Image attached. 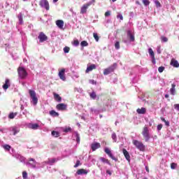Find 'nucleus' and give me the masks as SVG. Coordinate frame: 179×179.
<instances>
[{
    "mask_svg": "<svg viewBox=\"0 0 179 179\" xmlns=\"http://www.w3.org/2000/svg\"><path fill=\"white\" fill-rule=\"evenodd\" d=\"M17 72L18 73L19 78L25 80L27 78L28 73L24 67L20 66L17 69Z\"/></svg>",
    "mask_w": 179,
    "mask_h": 179,
    "instance_id": "nucleus-1",
    "label": "nucleus"
},
{
    "mask_svg": "<svg viewBox=\"0 0 179 179\" xmlns=\"http://www.w3.org/2000/svg\"><path fill=\"white\" fill-rule=\"evenodd\" d=\"M132 143L136 146V148H137V149L140 152H145V146L144 145L143 143H142L141 141H138L134 139L132 141Z\"/></svg>",
    "mask_w": 179,
    "mask_h": 179,
    "instance_id": "nucleus-2",
    "label": "nucleus"
},
{
    "mask_svg": "<svg viewBox=\"0 0 179 179\" xmlns=\"http://www.w3.org/2000/svg\"><path fill=\"white\" fill-rule=\"evenodd\" d=\"M117 67V63H114L113 64H112V66L108 67L107 69H105L103 71V75L104 76H108L109 74H110L111 73H113L114 71L116 70Z\"/></svg>",
    "mask_w": 179,
    "mask_h": 179,
    "instance_id": "nucleus-3",
    "label": "nucleus"
},
{
    "mask_svg": "<svg viewBox=\"0 0 179 179\" xmlns=\"http://www.w3.org/2000/svg\"><path fill=\"white\" fill-rule=\"evenodd\" d=\"M142 135L143 138H144L145 141L148 142L150 139V134H149V129L147 126H145L144 128H143Z\"/></svg>",
    "mask_w": 179,
    "mask_h": 179,
    "instance_id": "nucleus-4",
    "label": "nucleus"
},
{
    "mask_svg": "<svg viewBox=\"0 0 179 179\" xmlns=\"http://www.w3.org/2000/svg\"><path fill=\"white\" fill-rule=\"evenodd\" d=\"M29 93L30 97L32 99V102H33L34 106H36L37 103H38V98H37V96H36V94L35 91L32 90H29Z\"/></svg>",
    "mask_w": 179,
    "mask_h": 179,
    "instance_id": "nucleus-5",
    "label": "nucleus"
},
{
    "mask_svg": "<svg viewBox=\"0 0 179 179\" xmlns=\"http://www.w3.org/2000/svg\"><path fill=\"white\" fill-rule=\"evenodd\" d=\"M39 6L41 8H45L46 10H50V4L48 0H40Z\"/></svg>",
    "mask_w": 179,
    "mask_h": 179,
    "instance_id": "nucleus-6",
    "label": "nucleus"
},
{
    "mask_svg": "<svg viewBox=\"0 0 179 179\" xmlns=\"http://www.w3.org/2000/svg\"><path fill=\"white\" fill-rule=\"evenodd\" d=\"M92 6V3H85L83 7H81L80 8V14L83 15L85 13H87V9Z\"/></svg>",
    "mask_w": 179,
    "mask_h": 179,
    "instance_id": "nucleus-7",
    "label": "nucleus"
},
{
    "mask_svg": "<svg viewBox=\"0 0 179 179\" xmlns=\"http://www.w3.org/2000/svg\"><path fill=\"white\" fill-rule=\"evenodd\" d=\"M104 152L105 153H106L108 155V156L109 157H110V159L112 160H114L115 162H117V158L115 157L113 155V153L111 152L110 150L108 148H105L104 149Z\"/></svg>",
    "mask_w": 179,
    "mask_h": 179,
    "instance_id": "nucleus-8",
    "label": "nucleus"
},
{
    "mask_svg": "<svg viewBox=\"0 0 179 179\" xmlns=\"http://www.w3.org/2000/svg\"><path fill=\"white\" fill-rule=\"evenodd\" d=\"M67 108H68V106L65 103H59L56 106L57 110L59 111H65L66 110Z\"/></svg>",
    "mask_w": 179,
    "mask_h": 179,
    "instance_id": "nucleus-9",
    "label": "nucleus"
},
{
    "mask_svg": "<svg viewBox=\"0 0 179 179\" xmlns=\"http://www.w3.org/2000/svg\"><path fill=\"white\" fill-rule=\"evenodd\" d=\"M38 39L40 43H44L48 41V36H46L44 33L41 32L38 36Z\"/></svg>",
    "mask_w": 179,
    "mask_h": 179,
    "instance_id": "nucleus-10",
    "label": "nucleus"
},
{
    "mask_svg": "<svg viewBox=\"0 0 179 179\" xmlns=\"http://www.w3.org/2000/svg\"><path fill=\"white\" fill-rule=\"evenodd\" d=\"M65 71V69H62L59 72V77L63 81H66Z\"/></svg>",
    "mask_w": 179,
    "mask_h": 179,
    "instance_id": "nucleus-11",
    "label": "nucleus"
},
{
    "mask_svg": "<svg viewBox=\"0 0 179 179\" xmlns=\"http://www.w3.org/2000/svg\"><path fill=\"white\" fill-rule=\"evenodd\" d=\"M101 148V144L99 143H94L91 144V149L92 151L94 152L97 149H99Z\"/></svg>",
    "mask_w": 179,
    "mask_h": 179,
    "instance_id": "nucleus-12",
    "label": "nucleus"
},
{
    "mask_svg": "<svg viewBox=\"0 0 179 179\" xmlns=\"http://www.w3.org/2000/svg\"><path fill=\"white\" fill-rule=\"evenodd\" d=\"M96 69V66L95 64H92L90 66H88L87 69H85V73H90L93 70H95Z\"/></svg>",
    "mask_w": 179,
    "mask_h": 179,
    "instance_id": "nucleus-13",
    "label": "nucleus"
},
{
    "mask_svg": "<svg viewBox=\"0 0 179 179\" xmlns=\"http://www.w3.org/2000/svg\"><path fill=\"white\" fill-rule=\"evenodd\" d=\"M127 37L129 38V41L131 42H134L135 41V36L134 35L131 33V30H127Z\"/></svg>",
    "mask_w": 179,
    "mask_h": 179,
    "instance_id": "nucleus-14",
    "label": "nucleus"
},
{
    "mask_svg": "<svg viewBox=\"0 0 179 179\" xmlns=\"http://www.w3.org/2000/svg\"><path fill=\"white\" fill-rule=\"evenodd\" d=\"M122 153H124L126 160H127L129 162H130L131 159H130L129 152H128L127 150L122 149Z\"/></svg>",
    "mask_w": 179,
    "mask_h": 179,
    "instance_id": "nucleus-15",
    "label": "nucleus"
},
{
    "mask_svg": "<svg viewBox=\"0 0 179 179\" xmlns=\"http://www.w3.org/2000/svg\"><path fill=\"white\" fill-rule=\"evenodd\" d=\"M53 97H54V100L56 101L57 102H59V103L62 102V96H60L56 92H53Z\"/></svg>",
    "mask_w": 179,
    "mask_h": 179,
    "instance_id": "nucleus-16",
    "label": "nucleus"
},
{
    "mask_svg": "<svg viewBox=\"0 0 179 179\" xmlns=\"http://www.w3.org/2000/svg\"><path fill=\"white\" fill-rule=\"evenodd\" d=\"M77 175L81 176V175H87L88 173V171L86 169H80L76 171Z\"/></svg>",
    "mask_w": 179,
    "mask_h": 179,
    "instance_id": "nucleus-17",
    "label": "nucleus"
},
{
    "mask_svg": "<svg viewBox=\"0 0 179 179\" xmlns=\"http://www.w3.org/2000/svg\"><path fill=\"white\" fill-rule=\"evenodd\" d=\"M56 25L60 29H63V27H64V22H63V20H57L56 21Z\"/></svg>",
    "mask_w": 179,
    "mask_h": 179,
    "instance_id": "nucleus-18",
    "label": "nucleus"
},
{
    "mask_svg": "<svg viewBox=\"0 0 179 179\" xmlns=\"http://www.w3.org/2000/svg\"><path fill=\"white\" fill-rule=\"evenodd\" d=\"M9 86H10V83L9 82V79H6L5 84L3 85L2 87L5 90H6L7 89H8Z\"/></svg>",
    "mask_w": 179,
    "mask_h": 179,
    "instance_id": "nucleus-19",
    "label": "nucleus"
},
{
    "mask_svg": "<svg viewBox=\"0 0 179 179\" xmlns=\"http://www.w3.org/2000/svg\"><path fill=\"white\" fill-rule=\"evenodd\" d=\"M171 65L175 68L179 67V63L177 60H174V59L171 60Z\"/></svg>",
    "mask_w": 179,
    "mask_h": 179,
    "instance_id": "nucleus-20",
    "label": "nucleus"
},
{
    "mask_svg": "<svg viewBox=\"0 0 179 179\" xmlns=\"http://www.w3.org/2000/svg\"><path fill=\"white\" fill-rule=\"evenodd\" d=\"M56 159L53 158V159H48V161H46V164L48 165H52L53 164L56 163Z\"/></svg>",
    "mask_w": 179,
    "mask_h": 179,
    "instance_id": "nucleus-21",
    "label": "nucleus"
},
{
    "mask_svg": "<svg viewBox=\"0 0 179 179\" xmlns=\"http://www.w3.org/2000/svg\"><path fill=\"white\" fill-rule=\"evenodd\" d=\"M137 113L138 114H145V113H147V109L145 108H138Z\"/></svg>",
    "mask_w": 179,
    "mask_h": 179,
    "instance_id": "nucleus-22",
    "label": "nucleus"
},
{
    "mask_svg": "<svg viewBox=\"0 0 179 179\" xmlns=\"http://www.w3.org/2000/svg\"><path fill=\"white\" fill-rule=\"evenodd\" d=\"M29 127L32 130H37L39 128V125L38 124H29Z\"/></svg>",
    "mask_w": 179,
    "mask_h": 179,
    "instance_id": "nucleus-23",
    "label": "nucleus"
},
{
    "mask_svg": "<svg viewBox=\"0 0 179 179\" xmlns=\"http://www.w3.org/2000/svg\"><path fill=\"white\" fill-rule=\"evenodd\" d=\"M172 87H171L170 89V93L172 95H175L176 94V84H172Z\"/></svg>",
    "mask_w": 179,
    "mask_h": 179,
    "instance_id": "nucleus-24",
    "label": "nucleus"
},
{
    "mask_svg": "<svg viewBox=\"0 0 179 179\" xmlns=\"http://www.w3.org/2000/svg\"><path fill=\"white\" fill-rule=\"evenodd\" d=\"M11 131L13 132V135H17V134L20 132L19 129L16 127H13Z\"/></svg>",
    "mask_w": 179,
    "mask_h": 179,
    "instance_id": "nucleus-25",
    "label": "nucleus"
},
{
    "mask_svg": "<svg viewBox=\"0 0 179 179\" xmlns=\"http://www.w3.org/2000/svg\"><path fill=\"white\" fill-rule=\"evenodd\" d=\"M50 115L52 117H59V114L57 112H55V110H50Z\"/></svg>",
    "mask_w": 179,
    "mask_h": 179,
    "instance_id": "nucleus-26",
    "label": "nucleus"
},
{
    "mask_svg": "<svg viewBox=\"0 0 179 179\" xmlns=\"http://www.w3.org/2000/svg\"><path fill=\"white\" fill-rule=\"evenodd\" d=\"M100 160L102 163H106L108 165H111L110 163V161L107 159H105L103 157H100Z\"/></svg>",
    "mask_w": 179,
    "mask_h": 179,
    "instance_id": "nucleus-27",
    "label": "nucleus"
},
{
    "mask_svg": "<svg viewBox=\"0 0 179 179\" xmlns=\"http://www.w3.org/2000/svg\"><path fill=\"white\" fill-rule=\"evenodd\" d=\"M17 115V113H10L8 115L9 119H14Z\"/></svg>",
    "mask_w": 179,
    "mask_h": 179,
    "instance_id": "nucleus-28",
    "label": "nucleus"
},
{
    "mask_svg": "<svg viewBox=\"0 0 179 179\" xmlns=\"http://www.w3.org/2000/svg\"><path fill=\"white\" fill-rule=\"evenodd\" d=\"M160 40H162V43H167L169 41V38L164 36H162Z\"/></svg>",
    "mask_w": 179,
    "mask_h": 179,
    "instance_id": "nucleus-29",
    "label": "nucleus"
},
{
    "mask_svg": "<svg viewBox=\"0 0 179 179\" xmlns=\"http://www.w3.org/2000/svg\"><path fill=\"white\" fill-rule=\"evenodd\" d=\"M52 135L55 137V138H58L59 136V131H52Z\"/></svg>",
    "mask_w": 179,
    "mask_h": 179,
    "instance_id": "nucleus-30",
    "label": "nucleus"
},
{
    "mask_svg": "<svg viewBox=\"0 0 179 179\" xmlns=\"http://www.w3.org/2000/svg\"><path fill=\"white\" fill-rule=\"evenodd\" d=\"M148 52H149L150 55H151L152 59H155V53H154L153 50L151 49V48H150V49L148 50Z\"/></svg>",
    "mask_w": 179,
    "mask_h": 179,
    "instance_id": "nucleus-31",
    "label": "nucleus"
},
{
    "mask_svg": "<svg viewBox=\"0 0 179 179\" xmlns=\"http://www.w3.org/2000/svg\"><path fill=\"white\" fill-rule=\"evenodd\" d=\"M80 45L81 47H87V45H89V43L86 41H83L80 43Z\"/></svg>",
    "mask_w": 179,
    "mask_h": 179,
    "instance_id": "nucleus-32",
    "label": "nucleus"
},
{
    "mask_svg": "<svg viewBox=\"0 0 179 179\" xmlns=\"http://www.w3.org/2000/svg\"><path fill=\"white\" fill-rule=\"evenodd\" d=\"M3 148H4L7 151H10L11 149V146L9 145L8 144H6V145H3Z\"/></svg>",
    "mask_w": 179,
    "mask_h": 179,
    "instance_id": "nucleus-33",
    "label": "nucleus"
},
{
    "mask_svg": "<svg viewBox=\"0 0 179 179\" xmlns=\"http://www.w3.org/2000/svg\"><path fill=\"white\" fill-rule=\"evenodd\" d=\"M71 44H73V45L74 46H78L80 43L78 40H74L73 42H71Z\"/></svg>",
    "mask_w": 179,
    "mask_h": 179,
    "instance_id": "nucleus-34",
    "label": "nucleus"
},
{
    "mask_svg": "<svg viewBox=\"0 0 179 179\" xmlns=\"http://www.w3.org/2000/svg\"><path fill=\"white\" fill-rule=\"evenodd\" d=\"M93 36L94 38V40L96 41V42H99V35L97 34V33H94L93 34Z\"/></svg>",
    "mask_w": 179,
    "mask_h": 179,
    "instance_id": "nucleus-35",
    "label": "nucleus"
},
{
    "mask_svg": "<svg viewBox=\"0 0 179 179\" xmlns=\"http://www.w3.org/2000/svg\"><path fill=\"white\" fill-rule=\"evenodd\" d=\"M143 4H144L145 6H148L150 4V1L149 0H142Z\"/></svg>",
    "mask_w": 179,
    "mask_h": 179,
    "instance_id": "nucleus-36",
    "label": "nucleus"
},
{
    "mask_svg": "<svg viewBox=\"0 0 179 179\" xmlns=\"http://www.w3.org/2000/svg\"><path fill=\"white\" fill-rule=\"evenodd\" d=\"M176 167H178V164H176V163L171 164V169L175 170Z\"/></svg>",
    "mask_w": 179,
    "mask_h": 179,
    "instance_id": "nucleus-37",
    "label": "nucleus"
},
{
    "mask_svg": "<svg viewBox=\"0 0 179 179\" xmlns=\"http://www.w3.org/2000/svg\"><path fill=\"white\" fill-rule=\"evenodd\" d=\"M111 138H112V139H113L115 143L117 142V135H116V133L112 134Z\"/></svg>",
    "mask_w": 179,
    "mask_h": 179,
    "instance_id": "nucleus-38",
    "label": "nucleus"
},
{
    "mask_svg": "<svg viewBox=\"0 0 179 179\" xmlns=\"http://www.w3.org/2000/svg\"><path fill=\"white\" fill-rule=\"evenodd\" d=\"M18 19H19L20 24H22V23H23V20H22V14H19V15H18Z\"/></svg>",
    "mask_w": 179,
    "mask_h": 179,
    "instance_id": "nucleus-39",
    "label": "nucleus"
},
{
    "mask_svg": "<svg viewBox=\"0 0 179 179\" xmlns=\"http://www.w3.org/2000/svg\"><path fill=\"white\" fill-rule=\"evenodd\" d=\"M115 48L117 49V50H120V42L119 41L115 42Z\"/></svg>",
    "mask_w": 179,
    "mask_h": 179,
    "instance_id": "nucleus-40",
    "label": "nucleus"
},
{
    "mask_svg": "<svg viewBox=\"0 0 179 179\" xmlns=\"http://www.w3.org/2000/svg\"><path fill=\"white\" fill-rule=\"evenodd\" d=\"M28 174L27 171H22V178L23 179H27Z\"/></svg>",
    "mask_w": 179,
    "mask_h": 179,
    "instance_id": "nucleus-41",
    "label": "nucleus"
},
{
    "mask_svg": "<svg viewBox=\"0 0 179 179\" xmlns=\"http://www.w3.org/2000/svg\"><path fill=\"white\" fill-rule=\"evenodd\" d=\"M90 97L92 99H93V100L96 99V92H92L90 94Z\"/></svg>",
    "mask_w": 179,
    "mask_h": 179,
    "instance_id": "nucleus-42",
    "label": "nucleus"
},
{
    "mask_svg": "<svg viewBox=\"0 0 179 179\" xmlns=\"http://www.w3.org/2000/svg\"><path fill=\"white\" fill-rule=\"evenodd\" d=\"M70 51V48L68 46H66L64 48V53H69Z\"/></svg>",
    "mask_w": 179,
    "mask_h": 179,
    "instance_id": "nucleus-43",
    "label": "nucleus"
},
{
    "mask_svg": "<svg viewBox=\"0 0 179 179\" xmlns=\"http://www.w3.org/2000/svg\"><path fill=\"white\" fill-rule=\"evenodd\" d=\"M164 69H165L164 66H160L158 69V71H159V73H162V72H164Z\"/></svg>",
    "mask_w": 179,
    "mask_h": 179,
    "instance_id": "nucleus-44",
    "label": "nucleus"
},
{
    "mask_svg": "<svg viewBox=\"0 0 179 179\" xmlns=\"http://www.w3.org/2000/svg\"><path fill=\"white\" fill-rule=\"evenodd\" d=\"M157 8H161V3L159 1H155Z\"/></svg>",
    "mask_w": 179,
    "mask_h": 179,
    "instance_id": "nucleus-45",
    "label": "nucleus"
},
{
    "mask_svg": "<svg viewBox=\"0 0 179 179\" xmlns=\"http://www.w3.org/2000/svg\"><path fill=\"white\" fill-rule=\"evenodd\" d=\"M173 107H175V109L177 111H179V103H176V104L173 105Z\"/></svg>",
    "mask_w": 179,
    "mask_h": 179,
    "instance_id": "nucleus-46",
    "label": "nucleus"
},
{
    "mask_svg": "<svg viewBox=\"0 0 179 179\" xmlns=\"http://www.w3.org/2000/svg\"><path fill=\"white\" fill-rule=\"evenodd\" d=\"M162 129V124H160L158 126H157V130L161 131Z\"/></svg>",
    "mask_w": 179,
    "mask_h": 179,
    "instance_id": "nucleus-47",
    "label": "nucleus"
},
{
    "mask_svg": "<svg viewBox=\"0 0 179 179\" xmlns=\"http://www.w3.org/2000/svg\"><path fill=\"white\" fill-rule=\"evenodd\" d=\"M80 165V162L78 160V161L76 162V165H74V168H77V167H78Z\"/></svg>",
    "mask_w": 179,
    "mask_h": 179,
    "instance_id": "nucleus-48",
    "label": "nucleus"
},
{
    "mask_svg": "<svg viewBox=\"0 0 179 179\" xmlns=\"http://www.w3.org/2000/svg\"><path fill=\"white\" fill-rule=\"evenodd\" d=\"M90 83L92 85H96V81L94 80H90Z\"/></svg>",
    "mask_w": 179,
    "mask_h": 179,
    "instance_id": "nucleus-49",
    "label": "nucleus"
},
{
    "mask_svg": "<svg viewBox=\"0 0 179 179\" xmlns=\"http://www.w3.org/2000/svg\"><path fill=\"white\" fill-rule=\"evenodd\" d=\"M117 19H120L121 20H123V15L121 14H119L117 15Z\"/></svg>",
    "mask_w": 179,
    "mask_h": 179,
    "instance_id": "nucleus-50",
    "label": "nucleus"
},
{
    "mask_svg": "<svg viewBox=\"0 0 179 179\" xmlns=\"http://www.w3.org/2000/svg\"><path fill=\"white\" fill-rule=\"evenodd\" d=\"M80 141V139L79 134H76V141H77V143H79Z\"/></svg>",
    "mask_w": 179,
    "mask_h": 179,
    "instance_id": "nucleus-51",
    "label": "nucleus"
},
{
    "mask_svg": "<svg viewBox=\"0 0 179 179\" xmlns=\"http://www.w3.org/2000/svg\"><path fill=\"white\" fill-rule=\"evenodd\" d=\"M70 131H71V128H70V127L66 128V129H64V132H70Z\"/></svg>",
    "mask_w": 179,
    "mask_h": 179,
    "instance_id": "nucleus-52",
    "label": "nucleus"
},
{
    "mask_svg": "<svg viewBox=\"0 0 179 179\" xmlns=\"http://www.w3.org/2000/svg\"><path fill=\"white\" fill-rule=\"evenodd\" d=\"M110 15V11H106V13H105V17H108Z\"/></svg>",
    "mask_w": 179,
    "mask_h": 179,
    "instance_id": "nucleus-53",
    "label": "nucleus"
},
{
    "mask_svg": "<svg viewBox=\"0 0 179 179\" xmlns=\"http://www.w3.org/2000/svg\"><path fill=\"white\" fill-rule=\"evenodd\" d=\"M29 162H32L34 164H36V161H35V159H33V158H29Z\"/></svg>",
    "mask_w": 179,
    "mask_h": 179,
    "instance_id": "nucleus-54",
    "label": "nucleus"
},
{
    "mask_svg": "<svg viewBox=\"0 0 179 179\" xmlns=\"http://www.w3.org/2000/svg\"><path fill=\"white\" fill-rule=\"evenodd\" d=\"M164 123H165V125L166 127H169V121L164 122Z\"/></svg>",
    "mask_w": 179,
    "mask_h": 179,
    "instance_id": "nucleus-55",
    "label": "nucleus"
},
{
    "mask_svg": "<svg viewBox=\"0 0 179 179\" xmlns=\"http://www.w3.org/2000/svg\"><path fill=\"white\" fill-rule=\"evenodd\" d=\"M160 120H162V121L164 122H167V120H166L164 117H160Z\"/></svg>",
    "mask_w": 179,
    "mask_h": 179,
    "instance_id": "nucleus-56",
    "label": "nucleus"
},
{
    "mask_svg": "<svg viewBox=\"0 0 179 179\" xmlns=\"http://www.w3.org/2000/svg\"><path fill=\"white\" fill-rule=\"evenodd\" d=\"M106 173H108L109 176H111V171H110L109 170L106 171Z\"/></svg>",
    "mask_w": 179,
    "mask_h": 179,
    "instance_id": "nucleus-57",
    "label": "nucleus"
},
{
    "mask_svg": "<svg viewBox=\"0 0 179 179\" xmlns=\"http://www.w3.org/2000/svg\"><path fill=\"white\" fill-rule=\"evenodd\" d=\"M145 171H146V172L149 173V168H148V166H145Z\"/></svg>",
    "mask_w": 179,
    "mask_h": 179,
    "instance_id": "nucleus-58",
    "label": "nucleus"
},
{
    "mask_svg": "<svg viewBox=\"0 0 179 179\" xmlns=\"http://www.w3.org/2000/svg\"><path fill=\"white\" fill-rule=\"evenodd\" d=\"M136 3L138 4V5H141L140 1H136Z\"/></svg>",
    "mask_w": 179,
    "mask_h": 179,
    "instance_id": "nucleus-59",
    "label": "nucleus"
},
{
    "mask_svg": "<svg viewBox=\"0 0 179 179\" xmlns=\"http://www.w3.org/2000/svg\"><path fill=\"white\" fill-rule=\"evenodd\" d=\"M122 42H124V43H127L128 41L127 40H124V41H122Z\"/></svg>",
    "mask_w": 179,
    "mask_h": 179,
    "instance_id": "nucleus-60",
    "label": "nucleus"
},
{
    "mask_svg": "<svg viewBox=\"0 0 179 179\" xmlns=\"http://www.w3.org/2000/svg\"><path fill=\"white\" fill-rule=\"evenodd\" d=\"M169 97V95H168V94H166V95H165V98H166V99H168Z\"/></svg>",
    "mask_w": 179,
    "mask_h": 179,
    "instance_id": "nucleus-61",
    "label": "nucleus"
},
{
    "mask_svg": "<svg viewBox=\"0 0 179 179\" xmlns=\"http://www.w3.org/2000/svg\"><path fill=\"white\" fill-rule=\"evenodd\" d=\"M29 164L32 165L34 168L36 167V165H33V164H31V163H29Z\"/></svg>",
    "mask_w": 179,
    "mask_h": 179,
    "instance_id": "nucleus-62",
    "label": "nucleus"
},
{
    "mask_svg": "<svg viewBox=\"0 0 179 179\" xmlns=\"http://www.w3.org/2000/svg\"><path fill=\"white\" fill-rule=\"evenodd\" d=\"M152 63L155 64V59H152Z\"/></svg>",
    "mask_w": 179,
    "mask_h": 179,
    "instance_id": "nucleus-63",
    "label": "nucleus"
},
{
    "mask_svg": "<svg viewBox=\"0 0 179 179\" xmlns=\"http://www.w3.org/2000/svg\"><path fill=\"white\" fill-rule=\"evenodd\" d=\"M59 0H53V2L54 3H56V2H57Z\"/></svg>",
    "mask_w": 179,
    "mask_h": 179,
    "instance_id": "nucleus-64",
    "label": "nucleus"
}]
</instances>
